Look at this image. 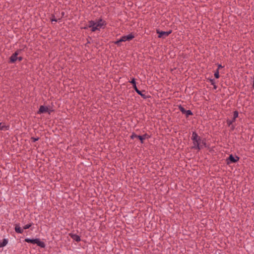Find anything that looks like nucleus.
I'll return each instance as SVG.
<instances>
[{"instance_id": "f257e3e1", "label": "nucleus", "mask_w": 254, "mask_h": 254, "mask_svg": "<svg viewBox=\"0 0 254 254\" xmlns=\"http://www.w3.org/2000/svg\"><path fill=\"white\" fill-rule=\"evenodd\" d=\"M191 139L193 144L192 148L198 150L202 148V146L201 145V139L195 132H192Z\"/></svg>"}, {"instance_id": "f03ea898", "label": "nucleus", "mask_w": 254, "mask_h": 254, "mask_svg": "<svg viewBox=\"0 0 254 254\" xmlns=\"http://www.w3.org/2000/svg\"><path fill=\"white\" fill-rule=\"evenodd\" d=\"M104 24V21L102 19L98 20L97 21L91 20L89 21L88 27L92 28L91 31L94 32L96 30H99Z\"/></svg>"}, {"instance_id": "7ed1b4c3", "label": "nucleus", "mask_w": 254, "mask_h": 254, "mask_svg": "<svg viewBox=\"0 0 254 254\" xmlns=\"http://www.w3.org/2000/svg\"><path fill=\"white\" fill-rule=\"evenodd\" d=\"M25 241L27 243H30L32 244H36L38 246L40 247L41 248H45V244L43 242H42L40 241L39 239H31L29 238H26L25 239Z\"/></svg>"}, {"instance_id": "20e7f679", "label": "nucleus", "mask_w": 254, "mask_h": 254, "mask_svg": "<svg viewBox=\"0 0 254 254\" xmlns=\"http://www.w3.org/2000/svg\"><path fill=\"white\" fill-rule=\"evenodd\" d=\"M134 37V35L132 34H129L127 36H122L120 40L116 41L115 43L116 44H119L121 42H125L127 41H129L132 40Z\"/></svg>"}, {"instance_id": "39448f33", "label": "nucleus", "mask_w": 254, "mask_h": 254, "mask_svg": "<svg viewBox=\"0 0 254 254\" xmlns=\"http://www.w3.org/2000/svg\"><path fill=\"white\" fill-rule=\"evenodd\" d=\"M172 31L171 30L168 31H160L159 30H157V33L159 34L158 37L163 38L168 36L172 33Z\"/></svg>"}, {"instance_id": "423d86ee", "label": "nucleus", "mask_w": 254, "mask_h": 254, "mask_svg": "<svg viewBox=\"0 0 254 254\" xmlns=\"http://www.w3.org/2000/svg\"><path fill=\"white\" fill-rule=\"evenodd\" d=\"M46 112H49V114H50V112L49 111V108H48V107L41 106L37 113L38 114H41Z\"/></svg>"}, {"instance_id": "0eeeda50", "label": "nucleus", "mask_w": 254, "mask_h": 254, "mask_svg": "<svg viewBox=\"0 0 254 254\" xmlns=\"http://www.w3.org/2000/svg\"><path fill=\"white\" fill-rule=\"evenodd\" d=\"M19 54L18 51H16L10 58V62L12 63H14L17 60V55Z\"/></svg>"}, {"instance_id": "6e6552de", "label": "nucleus", "mask_w": 254, "mask_h": 254, "mask_svg": "<svg viewBox=\"0 0 254 254\" xmlns=\"http://www.w3.org/2000/svg\"><path fill=\"white\" fill-rule=\"evenodd\" d=\"M69 236L74 240H75L76 242H78L81 241V239L79 236L76 235V234H73L72 233L69 234Z\"/></svg>"}, {"instance_id": "1a4fd4ad", "label": "nucleus", "mask_w": 254, "mask_h": 254, "mask_svg": "<svg viewBox=\"0 0 254 254\" xmlns=\"http://www.w3.org/2000/svg\"><path fill=\"white\" fill-rule=\"evenodd\" d=\"M15 231L16 233L21 234L23 232V230L21 228L19 224H16L15 225Z\"/></svg>"}, {"instance_id": "9d476101", "label": "nucleus", "mask_w": 254, "mask_h": 254, "mask_svg": "<svg viewBox=\"0 0 254 254\" xmlns=\"http://www.w3.org/2000/svg\"><path fill=\"white\" fill-rule=\"evenodd\" d=\"M134 89L137 93V94L140 95L143 99H146L147 98V96L145 94L142 93V91L138 89L137 86L134 88Z\"/></svg>"}, {"instance_id": "9b49d317", "label": "nucleus", "mask_w": 254, "mask_h": 254, "mask_svg": "<svg viewBox=\"0 0 254 254\" xmlns=\"http://www.w3.org/2000/svg\"><path fill=\"white\" fill-rule=\"evenodd\" d=\"M228 159L231 162L235 163L239 160V157L236 156V159H235L234 157L231 154L229 156Z\"/></svg>"}, {"instance_id": "f8f14e48", "label": "nucleus", "mask_w": 254, "mask_h": 254, "mask_svg": "<svg viewBox=\"0 0 254 254\" xmlns=\"http://www.w3.org/2000/svg\"><path fill=\"white\" fill-rule=\"evenodd\" d=\"M7 242L8 241L6 239H3L2 242L0 243V248L5 246L7 244Z\"/></svg>"}, {"instance_id": "ddd939ff", "label": "nucleus", "mask_w": 254, "mask_h": 254, "mask_svg": "<svg viewBox=\"0 0 254 254\" xmlns=\"http://www.w3.org/2000/svg\"><path fill=\"white\" fill-rule=\"evenodd\" d=\"M185 114L186 115V117H188L189 116L192 115V113L190 110H186Z\"/></svg>"}, {"instance_id": "4468645a", "label": "nucleus", "mask_w": 254, "mask_h": 254, "mask_svg": "<svg viewBox=\"0 0 254 254\" xmlns=\"http://www.w3.org/2000/svg\"><path fill=\"white\" fill-rule=\"evenodd\" d=\"M235 120H234V119H233V118L232 119V120H228L227 121V124H228V125L229 126H230L231 124H233V123H234V122L235 121Z\"/></svg>"}, {"instance_id": "2eb2a0df", "label": "nucleus", "mask_w": 254, "mask_h": 254, "mask_svg": "<svg viewBox=\"0 0 254 254\" xmlns=\"http://www.w3.org/2000/svg\"><path fill=\"white\" fill-rule=\"evenodd\" d=\"M130 82L133 85V88L136 87V82L134 78L132 79L131 81H130Z\"/></svg>"}, {"instance_id": "dca6fc26", "label": "nucleus", "mask_w": 254, "mask_h": 254, "mask_svg": "<svg viewBox=\"0 0 254 254\" xmlns=\"http://www.w3.org/2000/svg\"><path fill=\"white\" fill-rule=\"evenodd\" d=\"M238 115H239V113L237 111H235L234 112V115H233L234 117L233 118L234 119V120H236V119L237 118H238Z\"/></svg>"}, {"instance_id": "f3484780", "label": "nucleus", "mask_w": 254, "mask_h": 254, "mask_svg": "<svg viewBox=\"0 0 254 254\" xmlns=\"http://www.w3.org/2000/svg\"><path fill=\"white\" fill-rule=\"evenodd\" d=\"M179 109L181 111V112L183 113V114H185L186 113V110L185 109V108L184 107H183L182 106H179Z\"/></svg>"}, {"instance_id": "a211bd4d", "label": "nucleus", "mask_w": 254, "mask_h": 254, "mask_svg": "<svg viewBox=\"0 0 254 254\" xmlns=\"http://www.w3.org/2000/svg\"><path fill=\"white\" fill-rule=\"evenodd\" d=\"M214 76L216 78H218L219 77V73L218 69H217L216 71L214 73Z\"/></svg>"}, {"instance_id": "6ab92c4d", "label": "nucleus", "mask_w": 254, "mask_h": 254, "mask_svg": "<svg viewBox=\"0 0 254 254\" xmlns=\"http://www.w3.org/2000/svg\"><path fill=\"white\" fill-rule=\"evenodd\" d=\"M138 136H139V135H136L135 133H134V132H133V133L131 134V136H130V138H131V139H134V138H138Z\"/></svg>"}, {"instance_id": "aec40b11", "label": "nucleus", "mask_w": 254, "mask_h": 254, "mask_svg": "<svg viewBox=\"0 0 254 254\" xmlns=\"http://www.w3.org/2000/svg\"><path fill=\"white\" fill-rule=\"evenodd\" d=\"M142 136L144 140H145V139H148L150 137V136L147 133L144 134L143 135H142Z\"/></svg>"}, {"instance_id": "412c9836", "label": "nucleus", "mask_w": 254, "mask_h": 254, "mask_svg": "<svg viewBox=\"0 0 254 254\" xmlns=\"http://www.w3.org/2000/svg\"><path fill=\"white\" fill-rule=\"evenodd\" d=\"M138 139H139L141 142V143H144V139L142 136V135H139L138 136Z\"/></svg>"}, {"instance_id": "4be33fe9", "label": "nucleus", "mask_w": 254, "mask_h": 254, "mask_svg": "<svg viewBox=\"0 0 254 254\" xmlns=\"http://www.w3.org/2000/svg\"><path fill=\"white\" fill-rule=\"evenodd\" d=\"M31 226V224H27V225H25L23 227V229H28V228H29Z\"/></svg>"}, {"instance_id": "5701e85b", "label": "nucleus", "mask_w": 254, "mask_h": 254, "mask_svg": "<svg viewBox=\"0 0 254 254\" xmlns=\"http://www.w3.org/2000/svg\"><path fill=\"white\" fill-rule=\"evenodd\" d=\"M31 140H32L33 142H35V141H36L38 140L39 138H38V137H37V138H35V137H31Z\"/></svg>"}, {"instance_id": "b1692460", "label": "nucleus", "mask_w": 254, "mask_h": 254, "mask_svg": "<svg viewBox=\"0 0 254 254\" xmlns=\"http://www.w3.org/2000/svg\"><path fill=\"white\" fill-rule=\"evenodd\" d=\"M201 145H202V146H203V145H204V146H205L206 143H205V141L204 140L201 139Z\"/></svg>"}, {"instance_id": "393cba45", "label": "nucleus", "mask_w": 254, "mask_h": 254, "mask_svg": "<svg viewBox=\"0 0 254 254\" xmlns=\"http://www.w3.org/2000/svg\"><path fill=\"white\" fill-rule=\"evenodd\" d=\"M210 82H211V84H212V85H213L215 84V82H214V80H213V79H211V80H210Z\"/></svg>"}, {"instance_id": "a878e982", "label": "nucleus", "mask_w": 254, "mask_h": 254, "mask_svg": "<svg viewBox=\"0 0 254 254\" xmlns=\"http://www.w3.org/2000/svg\"><path fill=\"white\" fill-rule=\"evenodd\" d=\"M17 59L19 61H22V58L21 57H19L18 58H17Z\"/></svg>"}, {"instance_id": "bb28decb", "label": "nucleus", "mask_w": 254, "mask_h": 254, "mask_svg": "<svg viewBox=\"0 0 254 254\" xmlns=\"http://www.w3.org/2000/svg\"><path fill=\"white\" fill-rule=\"evenodd\" d=\"M223 66L221 64L218 65V69H219L220 68H222Z\"/></svg>"}, {"instance_id": "cd10ccee", "label": "nucleus", "mask_w": 254, "mask_h": 254, "mask_svg": "<svg viewBox=\"0 0 254 254\" xmlns=\"http://www.w3.org/2000/svg\"><path fill=\"white\" fill-rule=\"evenodd\" d=\"M52 21H56V22H57V20L56 19H52Z\"/></svg>"}, {"instance_id": "c85d7f7f", "label": "nucleus", "mask_w": 254, "mask_h": 254, "mask_svg": "<svg viewBox=\"0 0 254 254\" xmlns=\"http://www.w3.org/2000/svg\"><path fill=\"white\" fill-rule=\"evenodd\" d=\"M216 88H217V86H216V85L214 84V89H216Z\"/></svg>"}]
</instances>
